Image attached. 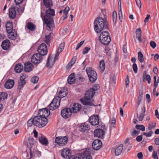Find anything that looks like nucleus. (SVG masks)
Masks as SVG:
<instances>
[{
	"instance_id": "f257e3e1",
	"label": "nucleus",
	"mask_w": 159,
	"mask_h": 159,
	"mask_svg": "<svg viewBox=\"0 0 159 159\" xmlns=\"http://www.w3.org/2000/svg\"><path fill=\"white\" fill-rule=\"evenodd\" d=\"M94 28L96 32H100L104 29H107L108 28V23L106 18L98 17L94 20Z\"/></svg>"
},
{
	"instance_id": "f03ea898",
	"label": "nucleus",
	"mask_w": 159,
	"mask_h": 159,
	"mask_svg": "<svg viewBox=\"0 0 159 159\" xmlns=\"http://www.w3.org/2000/svg\"><path fill=\"white\" fill-rule=\"evenodd\" d=\"M86 71L89 77V81L91 83L95 82L98 78L96 72L90 67L86 68Z\"/></svg>"
},
{
	"instance_id": "7ed1b4c3",
	"label": "nucleus",
	"mask_w": 159,
	"mask_h": 159,
	"mask_svg": "<svg viewBox=\"0 0 159 159\" xmlns=\"http://www.w3.org/2000/svg\"><path fill=\"white\" fill-rule=\"evenodd\" d=\"M41 16L44 21L45 24L46 25L47 27L49 28V30L52 31L55 27V24L53 18H48L46 17H43V14L41 12Z\"/></svg>"
},
{
	"instance_id": "20e7f679",
	"label": "nucleus",
	"mask_w": 159,
	"mask_h": 159,
	"mask_svg": "<svg viewBox=\"0 0 159 159\" xmlns=\"http://www.w3.org/2000/svg\"><path fill=\"white\" fill-rule=\"evenodd\" d=\"M92 149L87 148L81 152L79 153L78 155L80 159H93L91 155Z\"/></svg>"
},
{
	"instance_id": "39448f33",
	"label": "nucleus",
	"mask_w": 159,
	"mask_h": 159,
	"mask_svg": "<svg viewBox=\"0 0 159 159\" xmlns=\"http://www.w3.org/2000/svg\"><path fill=\"white\" fill-rule=\"evenodd\" d=\"M37 51L38 53L43 56L46 55L48 53L47 46L44 43L41 44L38 47Z\"/></svg>"
},
{
	"instance_id": "423d86ee",
	"label": "nucleus",
	"mask_w": 159,
	"mask_h": 159,
	"mask_svg": "<svg viewBox=\"0 0 159 159\" xmlns=\"http://www.w3.org/2000/svg\"><path fill=\"white\" fill-rule=\"evenodd\" d=\"M68 140V138L65 136L64 137L59 136L56 137L55 139V142L59 146H63L65 145Z\"/></svg>"
},
{
	"instance_id": "0eeeda50",
	"label": "nucleus",
	"mask_w": 159,
	"mask_h": 159,
	"mask_svg": "<svg viewBox=\"0 0 159 159\" xmlns=\"http://www.w3.org/2000/svg\"><path fill=\"white\" fill-rule=\"evenodd\" d=\"M42 56L39 53H35L31 57L32 62L35 64H38L40 63L43 58Z\"/></svg>"
},
{
	"instance_id": "6e6552de",
	"label": "nucleus",
	"mask_w": 159,
	"mask_h": 159,
	"mask_svg": "<svg viewBox=\"0 0 159 159\" xmlns=\"http://www.w3.org/2000/svg\"><path fill=\"white\" fill-rule=\"evenodd\" d=\"M95 93V89L91 88L86 92L84 98L85 99L90 100L93 97Z\"/></svg>"
},
{
	"instance_id": "1a4fd4ad",
	"label": "nucleus",
	"mask_w": 159,
	"mask_h": 159,
	"mask_svg": "<svg viewBox=\"0 0 159 159\" xmlns=\"http://www.w3.org/2000/svg\"><path fill=\"white\" fill-rule=\"evenodd\" d=\"M89 121L92 125H98L99 123V116L98 115L92 116L89 117Z\"/></svg>"
},
{
	"instance_id": "9d476101",
	"label": "nucleus",
	"mask_w": 159,
	"mask_h": 159,
	"mask_svg": "<svg viewBox=\"0 0 159 159\" xmlns=\"http://www.w3.org/2000/svg\"><path fill=\"white\" fill-rule=\"evenodd\" d=\"M72 112L70 108H65L62 109L61 111L62 116L65 119H67L70 117Z\"/></svg>"
},
{
	"instance_id": "9b49d317",
	"label": "nucleus",
	"mask_w": 159,
	"mask_h": 159,
	"mask_svg": "<svg viewBox=\"0 0 159 159\" xmlns=\"http://www.w3.org/2000/svg\"><path fill=\"white\" fill-rule=\"evenodd\" d=\"M93 134L94 137L102 139L104 137L105 132L103 129L98 128L94 130Z\"/></svg>"
},
{
	"instance_id": "f8f14e48",
	"label": "nucleus",
	"mask_w": 159,
	"mask_h": 159,
	"mask_svg": "<svg viewBox=\"0 0 159 159\" xmlns=\"http://www.w3.org/2000/svg\"><path fill=\"white\" fill-rule=\"evenodd\" d=\"M39 116L43 118H46L50 114L49 110L47 108L40 109L39 111Z\"/></svg>"
},
{
	"instance_id": "ddd939ff",
	"label": "nucleus",
	"mask_w": 159,
	"mask_h": 159,
	"mask_svg": "<svg viewBox=\"0 0 159 159\" xmlns=\"http://www.w3.org/2000/svg\"><path fill=\"white\" fill-rule=\"evenodd\" d=\"M102 141L99 139H96L93 142L92 146L93 148L95 150H99L102 146Z\"/></svg>"
},
{
	"instance_id": "4468645a",
	"label": "nucleus",
	"mask_w": 159,
	"mask_h": 159,
	"mask_svg": "<svg viewBox=\"0 0 159 159\" xmlns=\"http://www.w3.org/2000/svg\"><path fill=\"white\" fill-rule=\"evenodd\" d=\"M81 105L77 103H74L71 104L70 108L71 109V111L72 113H76L80 110L81 108Z\"/></svg>"
},
{
	"instance_id": "2eb2a0df",
	"label": "nucleus",
	"mask_w": 159,
	"mask_h": 159,
	"mask_svg": "<svg viewBox=\"0 0 159 159\" xmlns=\"http://www.w3.org/2000/svg\"><path fill=\"white\" fill-rule=\"evenodd\" d=\"M19 9V8L16 7L10 8L9 12V17L12 19H15L16 17V11H18Z\"/></svg>"
},
{
	"instance_id": "dca6fc26",
	"label": "nucleus",
	"mask_w": 159,
	"mask_h": 159,
	"mask_svg": "<svg viewBox=\"0 0 159 159\" xmlns=\"http://www.w3.org/2000/svg\"><path fill=\"white\" fill-rule=\"evenodd\" d=\"M26 77V75H23L20 77V81L19 82V85L18 89L20 90L25 84L26 81L25 80Z\"/></svg>"
},
{
	"instance_id": "f3484780",
	"label": "nucleus",
	"mask_w": 159,
	"mask_h": 159,
	"mask_svg": "<svg viewBox=\"0 0 159 159\" xmlns=\"http://www.w3.org/2000/svg\"><path fill=\"white\" fill-rule=\"evenodd\" d=\"M35 143L34 139L32 138H29L28 139V141L27 143V146L30 149V155L31 158L32 157V155L31 152V150L34 146V143Z\"/></svg>"
},
{
	"instance_id": "a211bd4d",
	"label": "nucleus",
	"mask_w": 159,
	"mask_h": 159,
	"mask_svg": "<svg viewBox=\"0 0 159 159\" xmlns=\"http://www.w3.org/2000/svg\"><path fill=\"white\" fill-rule=\"evenodd\" d=\"M38 140L39 142L43 145L47 146L48 144V141L46 138L41 134H39Z\"/></svg>"
},
{
	"instance_id": "6ab92c4d",
	"label": "nucleus",
	"mask_w": 159,
	"mask_h": 159,
	"mask_svg": "<svg viewBox=\"0 0 159 159\" xmlns=\"http://www.w3.org/2000/svg\"><path fill=\"white\" fill-rule=\"evenodd\" d=\"M61 155L64 158L69 159L71 156V153L69 149H64L62 150L61 152Z\"/></svg>"
},
{
	"instance_id": "aec40b11",
	"label": "nucleus",
	"mask_w": 159,
	"mask_h": 159,
	"mask_svg": "<svg viewBox=\"0 0 159 159\" xmlns=\"http://www.w3.org/2000/svg\"><path fill=\"white\" fill-rule=\"evenodd\" d=\"M79 128L80 130L82 132L88 131L90 129L89 125L87 122L81 124L79 125Z\"/></svg>"
},
{
	"instance_id": "412c9836",
	"label": "nucleus",
	"mask_w": 159,
	"mask_h": 159,
	"mask_svg": "<svg viewBox=\"0 0 159 159\" xmlns=\"http://www.w3.org/2000/svg\"><path fill=\"white\" fill-rule=\"evenodd\" d=\"M49 8L46 10V14L43 17H46L48 18H53L52 16H55V11L50 7H48Z\"/></svg>"
},
{
	"instance_id": "4be33fe9",
	"label": "nucleus",
	"mask_w": 159,
	"mask_h": 159,
	"mask_svg": "<svg viewBox=\"0 0 159 159\" xmlns=\"http://www.w3.org/2000/svg\"><path fill=\"white\" fill-rule=\"evenodd\" d=\"M51 55L50 54L48 58L47 63H46V67H49V68H51L53 65L54 64V63L58 59V55H55V57H54L53 61H52V63L51 64H49V62L52 59V57H50V56Z\"/></svg>"
},
{
	"instance_id": "5701e85b",
	"label": "nucleus",
	"mask_w": 159,
	"mask_h": 159,
	"mask_svg": "<svg viewBox=\"0 0 159 159\" xmlns=\"http://www.w3.org/2000/svg\"><path fill=\"white\" fill-rule=\"evenodd\" d=\"M10 43L8 39H5L3 41L1 44V47L3 49L7 50L10 47Z\"/></svg>"
},
{
	"instance_id": "b1692460",
	"label": "nucleus",
	"mask_w": 159,
	"mask_h": 159,
	"mask_svg": "<svg viewBox=\"0 0 159 159\" xmlns=\"http://www.w3.org/2000/svg\"><path fill=\"white\" fill-rule=\"evenodd\" d=\"M24 71L26 72H29L32 70L33 66L30 62H25V64Z\"/></svg>"
},
{
	"instance_id": "393cba45",
	"label": "nucleus",
	"mask_w": 159,
	"mask_h": 159,
	"mask_svg": "<svg viewBox=\"0 0 159 159\" xmlns=\"http://www.w3.org/2000/svg\"><path fill=\"white\" fill-rule=\"evenodd\" d=\"M15 84L14 81L13 80H8L4 84L5 88L7 89H10L12 88Z\"/></svg>"
},
{
	"instance_id": "a878e982",
	"label": "nucleus",
	"mask_w": 159,
	"mask_h": 159,
	"mask_svg": "<svg viewBox=\"0 0 159 159\" xmlns=\"http://www.w3.org/2000/svg\"><path fill=\"white\" fill-rule=\"evenodd\" d=\"M8 37L10 39L15 40L16 39L17 34L16 31L15 30L7 32Z\"/></svg>"
},
{
	"instance_id": "bb28decb",
	"label": "nucleus",
	"mask_w": 159,
	"mask_h": 159,
	"mask_svg": "<svg viewBox=\"0 0 159 159\" xmlns=\"http://www.w3.org/2000/svg\"><path fill=\"white\" fill-rule=\"evenodd\" d=\"M39 121L40 126L39 128L43 127L45 126L48 123V119L46 118H43L39 116Z\"/></svg>"
},
{
	"instance_id": "cd10ccee",
	"label": "nucleus",
	"mask_w": 159,
	"mask_h": 159,
	"mask_svg": "<svg viewBox=\"0 0 159 159\" xmlns=\"http://www.w3.org/2000/svg\"><path fill=\"white\" fill-rule=\"evenodd\" d=\"M99 40L102 44L105 45L108 44L111 41L110 37L102 38L101 39H99Z\"/></svg>"
},
{
	"instance_id": "c85d7f7f",
	"label": "nucleus",
	"mask_w": 159,
	"mask_h": 159,
	"mask_svg": "<svg viewBox=\"0 0 159 159\" xmlns=\"http://www.w3.org/2000/svg\"><path fill=\"white\" fill-rule=\"evenodd\" d=\"M89 100L85 99L84 98H81L80 99L81 102L84 105H89L92 106H96L94 105L93 103L91 102L88 101Z\"/></svg>"
},
{
	"instance_id": "c756f323",
	"label": "nucleus",
	"mask_w": 159,
	"mask_h": 159,
	"mask_svg": "<svg viewBox=\"0 0 159 159\" xmlns=\"http://www.w3.org/2000/svg\"><path fill=\"white\" fill-rule=\"evenodd\" d=\"M123 148V144H120L116 149L115 150V154L116 156H118L120 155L122 151Z\"/></svg>"
},
{
	"instance_id": "7c9ffc66",
	"label": "nucleus",
	"mask_w": 159,
	"mask_h": 159,
	"mask_svg": "<svg viewBox=\"0 0 159 159\" xmlns=\"http://www.w3.org/2000/svg\"><path fill=\"white\" fill-rule=\"evenodd\" d=\"M23 66L20 63L16 65L15 67V71L17 73H20L23 69Z\"/></svg>"
},
{
	"instance_id": "2f4dec72",
	"label": "nucleus",
	"mask_w": 159,
	"mask_h": 159,
	"mask_svg": "<svg viewBox=\"0 0 159 159\" xmlns=\"http://www.w3.org/2000/svg\"><path fill=\"white\" fill-rule=\"evenodd\" d=\"M67 81L70 84H74L75 82L74 73H71L68 77Z\"/></svg>"
},
{
	"instance_id": "473e14b6",
	"label": "nucleus",
	"mask_w": 159,
	"mask_h": 159,
	"mask_svg": "<svg viewBox=\"0 0 159 159\" xmlns=\"http://www.w3.org/2000/svg\"><path fill=\"white\" fill-rule=\"evenodd\" d=\"M145 108L144 107H143L141 109V113L140 115L137 114V117L139 118V121H142L144 118V116H145Z\"/></svg>"
},
{
	"instance_id": "72a5a7b5",
	"label": "nucleus",
	"mask_w": 159,
	"mask_h": 159,
	"mask_svg": "<svg viewBox=\"0 0 159 159\" xmlns=\"http://www.w3.org/2000/svg\"><path fill=\"white\" fill-rule=\"evenodd\" d=\"M6 31L7 33L13 30L12 29L13 27L12 23L10 21H8L7 22L6 25Z\"/></svg>"
},
{
	"instance_id": "f704fd0d",
	"label": "nucleus",
	"mask_w": 159,
	"mask_h": 159,
	"mask_svg": "<svg viewBox=\"0 0 159 159\" xmlns=\"http://www.w3.org/2000/svg\"><path fill=\"white\" fill-rule=\"evenodd\" d=\"M27 28L29 30L31 31H34L36 29L34 25L31 22H29L27 23Z\"/></svg>"
},
{
	"instance_id": "c9c22d12",
	"label": "nucleus",
	"mask_w": 159,
	"mask_h": 159,
	"mask_svg": "<svg viewBox=\"0 0 159 159\" xmlns=\"http://www.w3.org/2000/svg\"><path fill=\"white\" fill-rule=\"evenodd\" d=\"M34 125L36 126L39 127V126H40L39 121V116H34Z\"/></svg>"
},
{
	"instance_id": "e433bc0d",
	"label": "nucleus",
	"mask_w": 159,
	"mask_h": 159,
	"mask_svg": "<svg viewBox=\"0 0 159 159\" xmlns=\"http://www.w3.org/2000/svg\"><path fill=\"white\" fill-rule=\"evenodd\" d=\"M52 34V33H50L48 35H46L45 37L46 39L44 40V41L49 46H50V40H51L52 38L51 37Z\"/></svg>"
},
{
	"instance_id": "4c0bfd02",
	"label": "nucleus",
	"mask_w": 159,
	"mask_h": 159,
	"mask_svg": "<svg viewBox=\"0 0 159 159\" xmlns=\"http://www.w3.org/2000/svg\"><path fill=\"white\" fill-rule=\"evenodd\" d=\"M107 37H110L109 35V34L107 31H105L102 32L100 34L99 36V39H101L102 38H106Z\"/></svg>"
},
{
	"instance_id": "58836bf2",
	"label": "nucleus",
	"mask_w": 159,
	"mask_h": 159,
	"mask_svg": "<svg viewBox=\"0 0 159 159\" xmlns=\"http://www.w3.org/2000/svg\"><path fill=\"white\" fill-rule=\"evenodd\" d=\"M44 5L47 7H51L52 6L51 0H43Z\"/></svg>"
},
{
	"instance_id": "ea45409f",
	"label": "nucleus",
	"mask_w": 159,
	"mask_h": 159,
	"mask_svg": "<svg viewBox=\"0 0 159 159\" xmlns=\"http://www.w3.org/2000/svg\"><path fill=\"white\" fill-rule=\"evenodd\" d=\"M55 100V99H53L52 101L50 104L49 105V109L51 110H54L57 108L58 107H57L56 105H55L54 103V101Z\"/></svg>"
},
{
	"instance_id": "a19ab883",
	"label": "nucleus",
	"mask_w": 159,
	"mask_h": 159,
	"mask_svg": "<svg viewBox=\"0 0 159 159\" xmlns=\"http://www.w3.org/2000/svg\"><path fill=\"white\" fill-rule=\"evenodd\" d=\"M7 94L6 93H0V102L3 101L5 99L7 98Z\"/></svg>"
},
{
	"instance_id": "79ce46f5",
	"label": "nucleus",
	"mask_w": 159,
	"mask_h": 159,
	"mask_svg": "<svg viewBox=\"0 0 159 159\" xmlns=\"http://www.w3.org/2000/svg\"><path fill=\"white\" fill-rule=\"evenodd\" d=\"M138 59L140 62H143L144 61V59L143 55L140 51L138 52Z\"/></svg>"
},
{
	"instance_id": "37998d69",
	"label": "nucleus",
	"mask_w": 159,
	"mask_h": 159,
	"mask_svg": "<svg viewBox=\"0 0 159 159\" xmlns=\"http://www.w3.org/2000/svg\"><path fill=\"white\" fill-rule=\"evenodd\" d=\"M53 99H55V100L54 101V104L56 105L57 107H59L60 105L61 100L60 97H59L58 96H57L54 98Z\"/></svg>"
},
{
	"instance_id": "c03bdc74",
	"label": "nucleus",
	"mask_w": 159,
	"mask_h": 159,
	"mask_svg": "<svg viewBox=\"0 0 159 159\" xmlns=\"http://www.w3.org/2000/svg\"><path fill=\"white\" fill-rule=\"evenodd\" d=\"M99 67L102 71H104L105 68V65L103 60L100 61Z\"/></svg>"
},
{
	"instance_id": "a18cd8bd",
	"label": "nucleus",
	"mask_w": 159,
	"mask_h": 159,
	"mask_svg": "<svg viewBox=\"0 0 159 159\" xmlns=\"http://www.w3.org/2000/svg\"><path fill=\"white\" fill-rule=\"evenodd\" d=\"M104 52L106 53L108 56H110L111 52V50L110 48L108 46L105 47Z\"/></svg>"
},
{
	"instance_id": "49530a36",
	"label": "nucleus",
	"mask_w": 159,
	"mask_h": 159,
	"mask_svg": "<svg viewBox=\"0 0 159 159\" xmlns=\"http://www.w3.org/2000/svg\"><path fill=\"white\" fill-rule=\"evenodd\" d=\"M143 98V93H140L139 92V95L138 98V101L137 103L138 106H139L140 103L142 102V100Z\"/></svg>"
},
{
	"instance_id": "de8ad7c7",
	"label": "nucleus",
	"mask_w": 159,
	"mask_h": 159,
	"mask_svg": "<svg viewBox=\"0 0 159 159\" xmlns=\"http://www.w3.org/2000/svg\"><path fill=\"white\" fill-rule=\"evenodd\" d=\"M117 19V14L116 11H114L112 14V19L114 24H115Z\"/></svg>"
},
{
	"instance_id": "09e8293b",
	"label": "nucleus",
	"mask_w": 159,
	"mask_h": 159,
	"mask_svg": "<svg viewBox=\"0 0 159 159\" xmlns=\"http://www.w3.org/2000/svg\"><path fill=\"white\" fill-rule=\"evenodd\" d=\"M76 59V57H74L71 59L70 61L68 64V66L71 67V66L75 63Z\"/></svg>"
},
{
	"instance_id": "8fccbe9b",
	"label": "nucleus",
	"mask_w": 159,
	"mask_h": 159,
	"mask_svg": "<svg viewBox=\"0 0 159 159\" xmlns=\"http://www.w3.org/2000/svg\"><path fill=\"white\" fill-rule=\"evenodd\" d=\"M39 77L37 76H35L32 77L31 79V82L34 84L37 83L39 80Z\"/></svg>"
},
{
	"instance_id": "3c124183",
	"label": "nucleus",
	"mask_w": 159,
	"mask_h": 159,
	"mask_svg": "<svg viewBox=\"0 0 159 159\" xmlns=\"http://www.w3.org/2000/svg\"><path fill=\"white\" fill-rule=\"evenodd\" d=\"M135 128L142 131H144L145 130V127L143 125H137L135 126Z\"/></svg>"
},
{
	"instance_id": "603ef678",
	"label": "nucleus",
	"mask_w": 159,
	"mask_h": 159,
	"mask_svg": "<svg viewBox=\"0 0 159 159\" xmlns=\"http://www.w3.org/2000/svg\"><path fill=\"white\" fill-rule=\"evenodd\" d=\"M59 96H58L59 97H60L61 98H63V97L66 96L67 94V93L65 92L62 91H60L59 92Z\"/></svg>"
},
{
	"instance_id": "864d4df0",
	"label": "nucleus",
	"mask_w": 159,
	"mask_h": 159,
	"mask_svg": "<svg viewBox=\"0 0 159 159\" xmlns=\"http://www.w3.org/2000/svg\"><path fill=\"white\" fill-rule=\"evenodd\" d=\"M34 119L31 118L27 122V125L29 127H31L33 125H34Z\"/></svg>"
},
{
	"instance_id": "5fc2aeb1",
	"label": "nucleus",
	"mask_w": 159,
	"mask_h": 159,
	"mask_svg": "<svg viewBox=\"0 0 159 159\" xmlns=\"http://www.w3.org/2000/svg\"><path fill=\"white\" fill-rule=\"evenodd\" d=\"M135 32L136 37L141 36V30L140 28L137 29Z\"/></svg>"
},
{
	"instance_id": "6e6d98bb",
	"label": "nucleus",
	"mask_w": 159,
	"mask_h": 159,
	"mask_svg": "<svg viewBox=\"0 0 159 159\" xmlns=\"http://www.w3.org/2000/svg\"><path fill=\"white\" fill-rule=\"evenodd\" d=\"M125 83L126 87L127 88L128 87L129 84V77L128 75H127L125 79Z\"/></svg>"
},
{
	"instance_id": "4d7b16f0",
	"label": "nucleus",
	"mask_w": 159,
	"mask_h": 159,
	"mask_svg": "<svg viewBox=\"0 0 159 159\" xmlns=\"http://www.w3.org/2000/svg\"><path fill=\"white\" fill-rule=\"evenodd\" d=\"M90 49V48L87 47L84 48L82 52L83 54H85L87 53Z\"/></svg>"
},
{
	"instance_id": "13d9d810",
	"label": "nucleus",
	"mask_w": 159,
	"mask_h": 159,
	"mask_svg": "<svg viewBox=\"0 0 159 159\" xmlns=\"http://www.w3.org/2000/svg\"><path fill=\"white\" fill-rule=\"evenodd\" d=\"M65 45V43L64 42L60 44V45L58 49H59V50H60V52H61L63 51V50L64 48Z\"/></svg>"
},
{
	"instance_id": "bf43d9fd",
	"label": "nucleus",
	"mask_w": 159,
	"mask_h": 159,
	"mask_svg": "<svg viewBox=\"0 0 159 159\" xmlns=\"http://www.w3.org/2000/svg\"><path fill=\"white\" fill-rule=\"evenodd\" d=\"M133 70L135 73H137L138 70V67L136 63H134L133 65Z\"/></svg>"
},
{
	"instance_id": "052dcab7",
	"label": "nucleus",
	"mask_w": 159,
	"mask_h": 159,
	"mask_svg": "<svg viewBox=\"0 0 159 159\" xmlns=\"http://www.w3.org/2000/svg\"><path fill=\"white\" fill-rule=\"evenodd\" d=\"M147 80L148 81V83L150 84L151 82V78L150 75H146L144 80Z\"/></svg>"
},
{
	"instance_id": "680f3d73",
	"label": "nucleus",
	"mask_w": 159,
	"mask_h": 159,
	"mask_svg": "<svg viewBox=\"0 0 159 159\" xmlns=\"http://www.w3.org/2000/svg\"><path fill=\"white\" fill-rule=\"evenodd\" d=\"M119 16L120 21L122 22V14L121 7L120 11H119Z\"/></svg>"
},
{
	"instance_id": "e2e57ef3",
	"label": "nucleus",
	"mask_w": 159,
	"mask_h": 159,
	"mask_svg": "<svg viewBox=\"0 0 159 159\" xmlns=\"http://www.w3.org/2000/svg\"><path fill=\"white\" fill-rule=\"evenodd\" d=\"M152 133L153 132L151 131H149L148 133L144 132L143 133V134L147 137H150L152 136Z\"/></svg>"
},
{
	"instance_id": "0e129e2a",
	"label": "nucleus",
	"mask_w": 159,
	"mask_h": 159,
	"mask_svg": "<svg viewBox=\"0 0 159 159\" xmlns=\"http://www.w3.org/2000/svg\"><path fill=\"white\" fill-rule=\"evenodd\" d=\"M156 125V123H153V125H151L150 124H149L148 126V129L150 130H152L155 127Z\"/></svg>"
},
{
	"instance_id": "69168bd1",
	"label": "nucleus",
	"mask_w": 159,
	"mask_h": 159,
	"mask_svg": "<svg viewBox=\"0 0 159 159\" xmlns=\"http://www.w3.org/2000/svg\"><path fill=\"white\" fill-rule=\"evenodd\" d=\"M139 134V132L137 131L135 129H134L133 131L131 133V135L132 136H135Z\"/></svg>"
},
{
	"instance_id": "338daca9",
	"label": "nucleus",
	"mask_w": 159,
	"mask_h": 159,
	"mask_svg": "<svg viewBox=\"0 0 159 159\" xmlns=\"http://www.w3.org/2000/svg\"><path fill=\"white\" fill-rule=\"evenodd\" d=\"M150 45L151 47L154 49L156 46V43L153 41H151L150 43Z\"/></svg>"
},
{
	"instance_id": "774afa93",
	"label": "nucleus",
	"mask_w": 159,
	"mask_h": 159,
	"mask_svg": "<svg viewBox=\"0 0 159 159\" xmlns=\"http://www.w3.org/2000/svg\"><path fill=\"white\" fill-rule=\"evenodd\" d=\"M69 159H80V157L78 155V153L77 154L76 156H70Z\"/></svg>"
}]
</instances>
